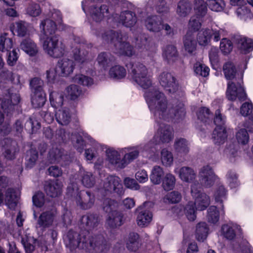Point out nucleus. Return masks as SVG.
Here are the masks:
<instances>
[{"mask_svg":"<svg viewBox=\"0 0 253 253\" xmlns=\"http://www.w3.org/2000/svg\"><path fill=\"white\" fill-rule=\"evenodd\" d=\"M56 25L52 20L46 19L42 21L40 24V30L43 34L47 37L54 35Z\"/></svg>","mask_w":253,"mask_h":253,"instance_id":"34","label":"nucleus"},{"mask_svg":"<svg viewBox=\"0 0 253 253\" xmlns=\"http://www.w3.org/2000/svg\"><path fill=\"white\" fill-rule=\"evenodd\" d=\"M64 241L66 246L71 251L79 248L88 251L96 250L98 252H105L110 247L107 241L101 235L91 236L89 234H79L72 230L69 231L64 236Z\"/></svg>","mask_w":253,"mask_h":253,"instance_id":"2","label":"nucleus"},{"mask_svg":"<svg viewBox=\"0 0 253 253\" xmlns=\"http://www.w3.org/2000/svg\"><path fill=\"white\" fill-rule=\"evenodd\" d=\"M184 45L186 50L190 53L193 52L196 47L194 36L191 32L187 33L184 39Z\"/></svg>","mask_w":253,"mask_h":253,"instance_id":"48","label":"nucleus"},{"mask_svg":"<svg viewBox=\"0 0 253 253\" xmlns=\"http://www.w3.org/2000/svg\"><path fill=\"white\" fill-rule=\"evenodd\" d=\"M80 172L82 175V182L83 184L87 188L92 187L95 183V179L92 173L81 169H80Z\"/></svg>","mask_w":253,"mask_h":253,"instance_id":"56","label":"nucleus"},{"mask_svg":"<svg viewBox=\"0 0 253 253\" xmlns=\"http://www.w3.org/2000/svg\"><path fill=\"white\" fill-rule=\"evenodd\" d=\"M118 21L126 27H131L136 23V17L133 12L125 11L121 12Z\"/></svg>","mask_w":253,"mask_h":253,"instance_id":"30","label":"nucleus"},{"mask_svg":"<svg viewBox=\"0 0 253 253\" xmlns=\"http://www.w3.org/2000/svg\"><path fill=\"white\" fill-rule=\"evenodd\" d=\"M55 117L57 121L61 125H68L71 120L69 109L66 108H63L57 111Z\"/></svg>","mask_w":253,"mask_h":253,"instance_id":"40","label":"nucleus"},{"mask_svg":"<svg viewBox=\"0 0 253 253\" xmlns=\"http://www.w3.org/2000/svg\"><path fill=\"white\" fill-rule=\"evenodd\" d=\"M144 97L157 122L159 119L167 121H177L185 115L183 104L180 103L174 106L173 104L168 103L165 94L156 88H151L146 91Z\"/></svg>","mask_w":253,"mask_h":253,"instance_id":"1","label":"nucleus"},{"mask_svg":"<svg viewBox=\"0 0 253 253\" xmlns=\"http://www.w3.org/2000/svg\"><path fill=\"white\" fill-rule=\"evenodd\" d=\"M219 212L215 206H211L208 210L207 219L211 224H216L219 219Z\"/></svg>","mask_w":253,"mask_h":253,"instance_id":"53","label":"nucleus"},{"mask_svg":"<svg viewBox=\"0 0 253 253\" xmlns=\"http://www.w3.org/2000/svg\"><path fill=\"white\" fill-rule=\"evenodd\" d=\"M234 42L238 51L242 54H247L253 49V42L250 39L237 36L234 38Z\"/></svg>","mask_w":253,"mask_h":253,"instance_id":"19","label":"nucleus"},{"mask_svg":"<svg viewBox=\"0 0 253 253\" xmlns=\"http://www.w3.org/2000/svg\"><path fill=\"white\" fill-rule=\"evenodd\" d=\"M102 38L107 43H114L117 54L127 56H131L134 54L133 47L126 42L127 37L121 33L108 31L102 34Z\"/></svg>","mask_w":253,"mask_h":253,"instance_id":"4","label":"nucleus"},{"mask_svg":"<svg viewBox=\"0 0 253 253\" xmlns=\"http://www.w3.org/2000/svg\"><path fill=\"white\" fill-rule=\"evenodd\" d=\"M195 73L202 77H207L209 74L210 69L206 65L200 62L195 63L194 66Z\"/></svg>","mask_w":253,"mask_h":253,"instance_id":"63","label":"nucleus"},{"mask_svg":"<svg viewBox=\"0 0 253 253\" xmlns=\"http://www.w3.org/2000/svg\"><path fill=\"white\" fill-rule=\"evenodd\" d=\"M126 245L127 249L130 251L135 252L138 250L141 245L139 235L134 232L129 233Z\"/></svg>","mask_w":253,"mask_h":253,"instance_id":"32","label":"nucleus"},{"mask_svg":"<svg viewBox=\"0 0 253 253\" xmlns=\"http://www.w3.org/2000/svg\"><path fill=\"white\" fill-rule=\"evenodd\" d=\"M216 178L217 176L212 168L209 165H206L202 167L199 171L198 179L200 184L195 183L209 188L214 184Z\"/></svg>","mask_w":253,"mask_h":253,"instance_id":"13","label":"nucleus"},{"mask_svg":"<svg viewBox=\"0 0 253 253\" xmlns=\"http://www.w3.org/2000/svg\"><path fill=\"white\" fill-rule=\"evenodd\" d=\"M5 142L9 144L10 145L6 146L3 155L4 158L7 160H11L15 157V154L17 151V144L15 141H12L9 139H6Z\"/></svg>","mask_w":253,"mask_h":253,"instance_id":"42","label":"nucleus"},{"mask_svg":"<svg viewBox=\"0 0 253 253\" xmlns=\"http://www.w3.org/2000/svg\"><path fill=\"white\" fill-rule=\"evenodd\" d=\"M137 44L143 50H145L148 52L147 54L149 56L156 52V47L154 44L151 42L148 39L146 35L140 34L136 39Z\"/></svg>","mask_w":253,"mask_h":253,"instance_id":"24","label":"nucleus"},{"mask_svg":"<svg viewBox=\"0 0 253 253\" xmlns=\"http://www.w3.org/2000/svg\"><path fill=\"white\" fill-rule=\"evenodd\" d=\"M28 24L23 21H19L14 23L11 27L13 34H17L19 37H24L27 35Z\"/></svg>","mask_w":253,"mask_h":253,"instance_id":"44","label":"nucleus"},{"mask_svg":"<svg viewBox=\"0 0 253 253\" xmlns=\"http://www.w3.org/2000/svg\"><path fill=\"white\" fill-rule=\"evenodd\" d=\"M84 45L80 43H78L74 47H73L72 52L75 60L80 64L85 62L87 60L88 52L86 51H81V49H83Z\"/></svg>","mask_w":253,"mask_h":253,"instance_id":"33","label":"nucleus"},{"mask_svg":"<svg viewBox=\"0 0 253 253\" xmlns=\"http://www.w3.org/2000/svg\"><path fill=\"white\" fill-rule=\"evenodd\" d=\"M109 74L111 78L118 80L124 78L126 76V72L123 67L116 65L110 68Z\"/></svg>","mask_w":253,"mask_h":253,"instance_id":"49","label":"nucleus"},{"mask_svg":"<svg viewBox=\"0 0 253 253\" xmlns=\"http://www.w3.org/2000/svg\"><path fill=\"white\" fill-rule=\"evenodd\" d=\"M209 228L205 222L199 223L196 227V238L199 241H203L207 237Z\"/></svg>","mask_w":253,"mask_h":253,"instance_id":"51","label":"nucleus"},{"mask_svg":"<svg viewBox=\"0 0 253 253\" xmlns=\"http://www.w3.org/2000/svg\"><path fill=\"white\" fill-rule=\"evenodd\" d=\"M173 146L175 152L180 156L185 155L189 152V143L184 138H176Z\"/></svg>","mask_w":253,"mask_h":253,"instance_id":"35","label":"nucleus"},{"mask_svg":"<svg viewBox=\"0 0 253 253\" xmlns=\"http://www.w3.org/2000/svg\"><path fill=\"white\" fill-rule=\"evenodd\" d=\"M123 152V162L125 167L130 163L136 159L139 153H141L144 156L148 157L152 152L150 147L147 145H141L136 147H130L122 149Z\"/></svg>","mask_w":253,"mask_h":253,"instance_id":"12","label":"nucleus"},{"mask_svg":"<svg viewBox=\"0 0 253 253\" xmlns=\"http://www.w3.org/2000/svg\"><path fill=\"white\" fill-rule=\"evenodd\" d=\"M75 64L73 61L68 58H63L58 61L57 67L62 76H67L73 73Z\"/></svg>","mask_w":253,"mask_h":253,"instance_id":"27","label":"nucleus"},{"mask_svg":"<svg viewBox=\"0 0 253 253\" xmlns=\"http://www.w3.org/2000/svg\"><path fill=\"white\" fill-rule=\"evenodd\" d=\"M75 83L84 86H90L93 84V79L83 74L76 75L74 78Z\"/></svg>","mask_w":253,"mask_h":253,"instance_id":"60","label":"nucleus"},{"mask_svg":"<svg viewBox=\"0 0 253 253\" xmlns=\"http://www.w3.org/2000/svg\"><path fill=\"white\" fill-rule=\"evenodd\" d=\"M68 158V156L64 154L63 150L57 147H53L49 152V160L51 163H61L63 165L62 161H65Z\"/></svg>","mask_w":253,"mask_h":253,"instance_id":"31","label":"nucleus"},{"mask_svg":"<svg viewBox=\"0 0 253 253\" xmlns=\"http://www.w3.org/2000/svg\"><path fill=\"white\" fill-rule=\"evenodd\" d=\"M191 9V5L188 1L180 0L177 4L176 13L180 17H185L190 13Z\"/></svg>","mask_w":253,"mask_h":253,"instance_id":"45","label":"nucleus"},{"mask_svg":"<svg viewBox=\"0 0 253 253\" xmlns=\"http://www.w3.org/2000/svg\"><path fill=\"white\" fill-rule=\"evenodd\" d=\"M196 206L193 202H189L184 208V213L187 219L190 221H194L196 218Z\"/></svg>","mask_w":253,"mask_h":253,"instance_id":"57","label":"nucleus"},{"mask_svg":"<svg viewBox=\"0 0 253 253\" xmlns=\"http://www.w3.org/2000/svg\"><path fill=\"white\" fill-rule=\"evenodd\" d=\"M56 211L51 209L42 212L38 219V224L43 228L50 227L54 225L56 221Z\"/></svg>","mask_w":253,"mask_h":253,"instance_id":"20","label":"nucleus"},{"mask_svg":"<svg viewBox=\"0 0 253 253\" xmlns=\"http://www.w3.org/2000/svg\"><path fill=\"white\" fill-rule=\"evenodd\" d=\"M18 196L13 189H8L5 196V202L8 208L14 209L17 206Z\"/></svg>","mask_w":253,"mask_h":253,"instance_id":"43","label":"nucleus"},{"mask_svg":"<svg viewBox=\"0 0 253 253\" xmlns=\"http://www.w3.org/2000/svg\"><path fill=\"white\" fill-rule=\"evenodd\" d=\"M175 181L174 175L170 173H166L163 179V187L165 190H170L174 187Z\"/></svg>","mask_w":253,"mask_h":253,"instance_id":"55","label":"nucleus"},{"mask_svg":"<svg viewBox=\"0 0 253 253\" xmlns=\"http://www.w3.org/2000/svg\"><path fill=\"white\" fill-rule=\"evenodd\" d=\"M96 61L100 68L106 70L109 66L115 62V58L110 53L103 52L98 54Z\"/></svg>","mask_w":253,"mask_h":253,"instance_id":"29","label":"nucleus"},{"mask_svg":"<svg viewBox=\"0 0 253 253\" xmlns=\"http://www.w3.org/2000/svg\"><path fill=\"white\" fill-rule=\"evenodd\" d=\"M163 56L169 63L175 61L177 58V51L175 47L168 45L163 48Z\"/></svg>","mask_w":253,"mask_h":253,"instance_id":"38","label":"nucleus"},{"mask_svg":"<svg viewBox=\"0 0 253 253\" xmlns=\"http://www.w3.org/2000/svg\"><path fill=\"white\" fill-rule=\"evenodd\" d=\"M67 95L71 99L77 98L81 94L82 90L77 85L72 84L66 88Z\"/></svg>","mask_w":253,"mask_h":253,"instance_id":"64","label":"nucleus"},{"mask_svg":"<svg viewBox=\"0 0 253 253\" xmlns=\"http://www.w3.org/2000/svg\"><path fill=\"white\" fill-rule=\"evenodd\" d=\"M63 185L58 180L47 182L44 186L46 194L51 197H56L61 193Z\"/></svg>","mask_w":253,"mask_h":253,"instance_id":"25","label":"nucleus"},{"mask_svg":"<svg viewBox=\"0 0 253 253\" xmlns=\"http://www.w3.org/2000/svg\"><path fill=\"white\" fill-rule=\"evenodd\" d=\"M160 84L169 93H173L178 89V84L175 78L170 73L163 72L159 77Z\"/></svg>","mask_w":253,"mask_h":253,"instance_id":"16","label":"nucleus"},{"mask_svg":"<svg viewBox=\"0 0 253 253\" xmlns=\"http://www.w3.org/2000/svg\"><path fill=\"white\" fill-rule=\"evenodd\" d=\"M191 192L192 196L195 199L194 204L196 209L199 211L205 210L210 204V197L204 193H201L200 185L193 183L191 185Z\"/></svg>","mask_w":253,"mask_h":253,"instance_id":"14","label":"nucleus"},{"mask_svg":"<svg viewBox=\"0 0 253 253\" xmlns=\"http://www.w3.org/2000/svg\"><path fill=\"white\" fill-rule=\"evenodd\" d=\"M101 188L106 193L114 192L119 195L122 194L124 191L120 178L113 175H109L105 178Z\"/></svg>","mask_w":253,"mask_h":253,"instance_id":"15","label":"nucleus"},{"mask_svg":"<svg viewBox=\"0 0 253 253\" xmlns=\"http://www.w3.org/2000/svg\"><path fill=\"white\" fill-rule=\"evenodd\" d=\"M77 186L71 184L67 187V194L70 196H75L77 204L83 209H88L91 208L95 201L94 196L89 191H83L78 192Z\"/></svg>","mask_w":253,"mask_h":253,"instance_id":"7","label":"nucleus"},{"mask_svg":"<svg viewBox=\"0 0 253 253\" xmlns=\"http://www.w3.org/2000/svg\"><path fill=\"white\" fill-rule=\"evenodd\" d=\"M174 172L178 175L182 181L186 182H191L196 177V172L194 169L189 167L184 166L180 169L175 168Z\"/></svg>","mask_w":253,"mask_h":253,"instance_id":"22","label":"nucleus"},{"mask_svg":"<svg viewBox=\"0 0 253 253\" xmlns=\"http://www.w3.org/2000/svg\"><path fill=\"white\" fill-rule=\"evenodd\" d=\"M145 26L150 31L158 32L162 30V21L158 16H152L147 18Z\"/></svg>","mask_w":253,"mask_h":253,"instance_id":"37","label":"nucleus"},{"mask_svg":"<svg viewBox=\"0 0 253 253\" xmlns=\"http://www.w3.org/2000/svg\"><path fill=\"white\" fill-rule=\"evenodd\" d=\"M136 222L137 225L141 227L148 226L152 220V214L148 210L140 207L137 210Z\"/></svg>","mask_w":253,"mask_h":253,"instance_id":"23","label":"nucleus"},{"mask_svg":"<svg viewBox=\"0 0 253 253\" xmlns=\"http://www.w3.org/2000/svg\"><path fill=\"white\" fill-rule=\"evenodd\" d=\"M13 46V42L8 34L4 33L0 36V51H8Z\"/></svg>","mask_w":253,"mask_h":253,"instance_id":"47","label":"nucleus"},{"mask_svg":"<svg viewBox=\"0 0 253 253\" xmlns=\"http://www.w3.org/2000/svg\"><path fill=\"white\" fill-rule=\"evenodd\" d=\"M223 72L226 78L230 81L227 84L226 97L230 100H235L238 98L240 101H244L246 99V94L241 83L236 82L234 77L236 70L233 63L231 62H226L223 66Z\"/></svg>","mask_w":253,"mask_h":253,"instance_id":"3","label":"nucleus"},{"mask_svg":"<svg viewBox=\"0 0 253 253\" xmlns=\"http://www.w3.org/2000/svg\"><path fill=\"white\" fill-rule=\"evenodd\" d=\"M106 152L107 159L111 165L118 169H123L125 167L123 157L122 158L121 155L123 154L122 149L118 151L113 149H108Z\"/></svg>","mask_w":253,"mask_h":253,"instance_id":"18","label":"nucleus"},{"mask_svg":"<svg viewBox=\"0 0 253 253\" xmlns=\"http://www.w3.org/2000/svg\"><path fill=\"white\" fill-rule=\"evenodd\" d=\"M117 204L109 199H105L103 202V210L108 213L111 212L107 220V224L111 228H115L122 225V216L120 213L115 210Z\"/></svg>","mask_w":253,"mask_h":253,"instance_id":"10","label":"nucleus"},{"mask_svg":"<svg viewBox=\"0 0 253 253\" xmlns=\"http://www.w3.org/2000/svg\"><path fill=\"white\" fill-rule=\"evenodd\" d=\"M240 228L236 225L225 224L221 227V234L229 240H233Z\"/></svg>","mask_w":253,"mask_h":253,"instance_id":"36","label":"nucleus"},{"mask_svg":"<svg viewBox=\"0 0 253 253\" xmlns=\"http://www.w3.org/2000/svg\"><path fill=\"white\" fill-rule=\"evenodd\" d=\"M227 137L225 127H216L212 133V138L215 144L223 143Z\"/></svg>","mask_w":253,"mask_h":253,"instance_id":"39","label":"nucleus"},{"mask_svg":"<svg viewBox=\"0 0 253 253\" xmlns=\"http://www.w3.org/2000/svg\"><path fill=\"white\" fill-rule=\"evenodd\" d=\"M207 2L210 9L216 12L222 11L225 6L223 0H207Z\"/></svg>","mask_w":253,"mask_h":253,"instance_id":"59","label":"nucleus"},{"mask_svg":"<svg viewBox=\"0 0 253 253\" xmlns=\"http://www.w3.org/2000/svg\"><path fill=\"white\" fill-rule=\"evenodd\" d=\"M49 100L51 105L57 109L63 104V95L62 93L52 91L50 93Z\"/></svg>","mask_w":253,"mask_h":253,"instance_id":"50","label":"nucleus"},{"mask_svg":"<svg viewBox=\"0 0 253 253\" xmlns=\"http://www.w3.org/2000/svg\"><path fill=\"white\" fill-rule=\"evenodd\" d=\"M223 30L216 26H212L211 28H203L199 31L197 36V41L199 45L207 46L211 42L212 37L215 42L220 39V36Z\"/></svg>","mask_w":253,"mask_h":253,"instance_id":"11","label":"nucleus"},{"mask_svg":"<svg viewBox=\"0 0 253 253\" xmlns=\"http://www.w3.org/2000/svg\"><path fill=\"white\" fill-rule=\"evenodd\" d=\"M164 175L163 169L158 166L153 167L150 176L151 181L154 184H159L161 183L162 177Z\"/></svg>","mask_w":253,"mask_h":253,"instance_id":"46","label":"nucleus"},{"mask_svg":"<svg viewBox=\"0 0 253 253\" xmlns=\"http://www.w3.org/2000/svg\"><path fill=\"white\" fill-rule=\"evenodd\" d=\"M161 160L164 166L166 167L171 166L173 162L172 153L167 148H163L161 152Z\"/></svg>","mask_w":253,"mask_h":253,"instance_id":"52","label":"nucleus"},{"mask_svg":"<svg viewBox=\"0 0 253 253\" xmlns=\"http://www.w3.org/2000/svg\"><path fill=\"white\" fill-rule=\"evenodd\" d=\"M95 2L92 0H85L82 2V8L85 13L88 12L90 15L93 20L99 22L102 21L104 17L108 16L109 9L105 4L97 6Z\"/></svg>","mask_w":253,"mask_h":253,"instance_id":"9","label":"nucleus"},{"mask_svg":"<svg viewBox=\"0 0 253 253\" xmlns=\"http://www.w3.org/2000/svg\"><path fill=\"white\" fill-rule=\"evenodd\" d=\"M236 13L240 19L244 21L251 20L253 17L251 11L244 5L237 8Z\"/></svg>","mask_w":253,"mask_h":253,"instance_id":"54","label":"nucleus"},{"mask_svg":"<svg viewBox=\"0 0 253 253\" xmlns=\"http://www.w3.org/2000/svg\"><path fill=\"white\" fill-rule=\"evenodd\" d=\"M36 241V239L31 235L29 229H27L21 237V243L27 253H31L35 250V244Z\"/></svg>","mask_w":253,"mask_h":253,"instance_id":"28","label":"nucleus"},{"mask_svg":"<svg viewBox=\"0 0 253 253\" xmlns=\"http://www.w3.org/2000/svg\"><path fill=\"white\" fill-rule=\"evenodd\" d=\"M181 198V195L179 192L173 191L168 193L165 196L164 200L166 203L174 204L179 202Z\"/></svg>","mask_w":253,"mask_h":253,"instance_id":"61","label":"nucleus"},{"mask_svg":"<svg viewBox=\"0 0 253 253\" xmlns=\"http://www.w3.org/2000/svg\"><path fill=\"white\" fill-rule=\"evenodd\" d=\"M207 2H205L204 0H195L194 8L196 12L201 16H204L207 13Z\"/></svg>","mask_w":253,"mask_h":253,"instance_id":"62","label":"nucleus"},{"mask_svg":"<svg viewBox=\"0 0 253 253\" xmlns=\"http://www.w3.org/2000/svg\"><path fill=\"white\" fill-rule=\"evenodd\" d=\"M7 97L2 101L1 108L7 116H10L20 101V96L18 93H9Z\"/></svg>","mask_w":253,"mask_h":253,"instance_id":"17","label":"nucleus"},{"mask_svg":"<svg viewBox=\"0 0 253 253\" xmlns=\"http://www.w3.org/2000/svg\"><path fill=\"white\" fill-rule=\"evenodd\" d=\"M45 101V94L44 91L32 92L31 102L34 108H40L43 106Z\"/></svg>","mask_w":253,"mask_h":253,"instance_id":"41","label":"nucleus"},{"mask_svg":"<svg viewBox=\"0 0 253 253\" xmlns=\"http://www.w3.org/2000/svg\"><path fill=\"white\" fill-rule=\"evenodd\" d=\"M100 218L96 214L88 213L83 216L82 223L83 227L86 230H92L99 224Z\"/></svg>","mask_w":253,"mask_h":253,"instance_id":"26","label":"nucleus"},{"mask_svg":"<svg viewBox=\"0 0 253 253\" xmlns=\"http://www.w3.org/2000/svg\"><path fill=\"white\" fill-rule=\"evenodd\" d=\"M42 48L45 53L53 58L60 57L65 52V45L59 41L57 35L43 38Z\"/></svg>","mask_w":253,"mask_h":253,"instance_id":"6","label":"nucleus"},{"mask_svg":"<svg viewBox=\"0 0 253 253\" xmlns=\"http://www.w3.org/2000/svg\"><path fill=\"white\" fill-rule=\"evenodd\" d=\"M19 48L31 57L36 56L39 52V48L37 44L30 38L23 39L20 42Z\"/></svg>","mask_w":253,"mask_h":253,"instance_id":"21","label":"nucleus"},{"mask_svg":"<svg viewBox=\"0 0 253 253\" xmlns=\"http://www.w3.org/2000/svg\"><path fill=\"white\" fill-rule=\"evenodd\" d=\"M132 79L141 87L148 88L152 84L151 76L148 69L141 63H130L126 65Z\"/></svg>","mask_w":253,"mask_h":253,"instance_id":"5","label":"nucleus"},{"mask_svg":"<svg viewBox=\"0 0 253 253\" xmlns=\"http://www.w3.org/2000/svg\"><path fill=\"white\" fill-rule=\"evenodd\" d=\"M38 154L36 150L31 149L28 151L26 158V167L29 168L33 167L38 159Z\"/></svg>","mask_w":253,"mask_h":253,"instance_id":"58","label":"nucleus"},{"mask_svg":"<svg viewBox=\"0 0 253 253\" xmlns=\"http://www.w3.org/2000/svg\"><path fill=\"white\" fill-rule=\"evenodd\" d=\"M174 138V130L169 125L164 124L160 125L153 138L147 143L152 152L155 145L160 143H169Z\"/></svg>","mask_w":253,"mask_h":253,"instance_id":"8","label":"nucleus"}]
</instances>
